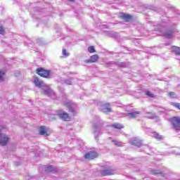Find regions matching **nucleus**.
<instances>
[{
  "label": "nucleus",
  "instance_id": "1",
  "mask_svg": "<svg viewBox=\"0 0 180 180\" xmlns=\"http://www.w3.org/2000/svg\"><path fill=\"white\" fill-rule=\"evenodd\" d=\"M35 72L42 78H50V75H51V71L43 68H37Z\"/></svg>",
  "mask_w": 180,
  "mask_h": 180
},
{
  "label": "nucleus",
  "instance_id": "2",
  "mask_svg": "<svg viewBox=\"0 0 180 180\" xmlns=\"http://www.w3.org/2000/svg\"><path fill=\"white\" fill-rule=\"evenodd\" d=\"M56 114L59 117V119L63 120V122H71V116L67 112L63 110H58L56 111Z\"/></svg>",
  "mask_w": 180,
  "mask_h": 180
},
{
  "label": "nucleus",
  "instance_id": "3",
  "mask_svg": "<svg viewBox=\"0 0 180 180\" xmlns=\"http://www.w3.org/2000/svg\"><path fill=\"white\" fill-rule=\"evenodd\" d=\"M98 153H96V151H89L84 155V159L89 160H95V158H98Z\"/></svg>",
  "mask_w": 180,
  "mask_h": 180
},
{
  "label": "nucleus",
  "instance_id": "4",
  "mask_svg": "<svg viewBox=\"0 0 180 180\" xmlns=\"http://www.w3.org/2000/svg\"><path fill=\"white\" fill-rule=\"evenodd\" d=\"M172 124L176 130H180V117H174L171 120Z\"/></svg>",
  "mask_w": 180,
  "mask_h": 180
},
{
  "label": "nucleus",
  "instance_id": "5",
  "mask_svg": "<svg viewBox=\"0 0 180 180\" xmlns=\"http://www.w3.org/2000/svg\"><path fill=\"white\" fill-rule=\"evenodd\" d=\"M10 140L9 136L4 134H0V144L1 146H6Z\"/></svg>",
  "mask_w": 180,
  "mask_h": 180
},
{
  "label": "nucleus",
  "instance_id": "6",
  "mask_svg": "<svg viewBox=\"0 0 180 180\" xmlns=\"http://www.w3.org/2000/svg\"><path fill=\"white\" fill-rule=\"evenodd\" d=\"M101 176H110V175L115 174V170L113 169H107L100 171Z\"/></svg>",
  "mask_w": 180,
  "mask_h": 180
},
{
  "label": "nucleus",
  "instance_id": "7",
  "mask_svg": "<svg viewBox=\"0 0 180 180\" xmlns=\"http://www.w3.org/2000/svg\"><path fill=\"white\" fill-rule=\"evenodd\" d=\"M99 60V56L97 54L93 55L90 57V59L84 60L85 64H92V63H96Z\"/></svg>",
  "mask_w": 180,
  "mask_h": 180
},
{
  "label": "nucleus",
  "instance_id": "8",
  "mask_svg": "<svg viewBox=\"0 0 180 180\" xmlns=\"http://www.w3.org/2000/svg\"><path fill=\"white\" fill-rule=\"evenodd\" d=\"M39 134L41 136H50V133L45 126L39 127Z\"/></svg>",
  "mask_w": 180,
  "mask_h": 180
},
{
  "label": "nucleus",
  "instance_id": "9",
  "mask_svg": "<svg viewBox=\"0 0 180 180\" xmlns=\"http://www.w3.org/2000/svg\"><path fill=\"white\" fill-rule=\"evenodd\" d=\"M120 18H121V19L124 20V22H130V20H131V19H133V16H131L129 14H126L124 13H121Z\"/></svg>",
  "mask_w": 180,
  "mask_h": 180
},
{
  "label": "nucleus",
  "instance_id": "10",
  "mask_svg": "<svg viewBox=\"0 0 180 180\" xmlns=\"http://www.w3.org/2000/svg\"><path fill=\"white\" fill-rule=\"evenodd\" d=\"M165 37H167V39H172L174 37V30L173 29H169L164 33Z\"/></svg>",
  "mask_w": 180,
  "mask_h": 180
},
{
  "label": "nucleus",
  "instance_id": "11",
  "mask_svg": "<svg viewBox=\"0 0 180 180\" xmlns=\"http://www.w3.org/2000/svg\"><path fill=\"white\" fill-rule=\"evenodd\" d=\"M33 82L34 85L38 88H41V86H43V81H40V79H39V77H34Z\"/></svg>",
  "mask_w": 180,
  "mask_h": 180
},
{
  "label": "nucleus",
  "instance_id": "12",
  "mask_svg": "<svg viewBox=\"0 0 180 180\" xmlns=\"http://www.w3.org/2000/svg\"><path fill=\"white\" fill-rule=\"evenodd\" d=\"M103 106L104 107V109L102 110L103 113H109L112 112V108H110V104L106 103L103 105Z\"/></svg>",
  "mask_w": 180,
  "mask_h": 180
},
{
  "label": "nucleus",
  "instance_id": "13",
  "mask_svg": "<svg viewBox=\"0 0 180 180\" xmlns=\"http://www.w3.org/2000/svg\"><path fill=\"white\" fill-rule=\"evenodd\" d=\"M139 115H140L139 111H134V112L128 113L127 116L131 119H136V117H137Z\"/></svg>",
  "mask_w": 180,
  "mask_h": 180
},
{
  "label": "nucleus",
  "instance_id": "14",
  "mask_svg": "<svg viewBox=\"0 0 180 180\" xmlns=\"http://www.w3.org/2000/svg\"><path fill=\"white\" fill-rule=\"evenodd\" d=\"M66 106L69 109V112L72 113V116H76L77 114L75 113V109L72 108V105L68 103H66Z\"/></svg>",
  "mask_w": 180,
  "mask_h": 180
},
{
  "label": "nucleus",
  "instance_id": "15",
  "mask_svg": "<svg viewBox=\"0 0 180 180\" xmlns=\"http://www.w3.org/2000/svg\"><path fill=\"white\" fill-rule=\"evenodd\" d=\"M131 144L132 146H136V147H141V146L143 145V143L141 140L134 139L131 141Z\"/></svg>",
  "mask_w": 180,
  "mask_h": 180
},
{
  "label": "nucleus",
  "instance_id": "16",
  "mask_svg": "<svg viewBox=\"0 0 180 180\" xmlns=\"http://www.w3.org/2000/svg\"><path fill=\"white\" fill-rule=\"evenodd\" d=\"M111 127H113L114 129H117L118 130H122V129H124V126L119 123L112 124Z\"/></svg>",
  "mask_w": 180,
  "mask_h": 180
},
{
  "label": "nucleus",
  "instance_id": "17",
  "mask_svg": "<svg viewBox=\"0 0 180 180\" xmlns=\"http://www.w3.org/2000/svg\"><path fill=\"white\" fill-rule=\"evenodd\" d=\"M172 49H173V51L174 53H175V54L176 56H180V48L178 46H172Z\"/></svg>",
  "mask_w": 180,
  "mask_h": 180
},
{
  "label": "nucleus",
  "instance_id": "18",
  "mask_svg": "<svg viewBox=\"0 0 180 180\" xmlns=\"http://www.w3.org/2000/svg\"><path fill=\"white\" fill-rule=\"evenodd\" d=\"M5 74H6L5 70H0V82L2 81H5V78H4Z\"/></svg>",
  "mask_w": 180,
  "mask_h": 180
},
{
  "label": "nucleus",
  "instance_id": "19",
  "mask_svg": "<svg viewBox=\"0 0 180 180\" xmlns=\"http://www.w3.org/2000/svg\"><path fill=\"white\" fill-rule=\"evenodd\" d=\"M87 50L89 53H95L96 51L95 50V47L94 46H89Z\"/></svg>",
  "mask_w": 180,
  "mask_h": 180
},
{
  "label": "nucleus",
  "instance_id": "20",
  "mask_svg": "<svg viewBox=\"0 0 180 180\" xmlns=\"http://www.w3.org/2000/svg\"><path fill=\"white\" fill-rule=\"evenodd\" d=\"M45 171L46 172H52V171H54V167H53L51 165H49L46 167Z\"/></svg>",
  "mask_w": 180,
  "mask_h": 180
},
{
  "label": "nucleus",
  "instance_id": "21",
  "mask_svg": "<svg viewBox=\"0 0 180 180\" xmlns=\"http://www.w3.org/2000/svg\"><path fill=\"white\" fill-rule=\"evenodd\" d=\"M62 54L65 57H68L70 56V53L67 52V49H65L62 50Z\"/></svg>",
  "mask_w": 180,
  "mask_h": 180
},
{
  "label": "nucleus",
  "instance_id": "22",
  "mask_svg": "<svg viewBox=\"0 0 180 180\" xmlns=\"http://www.w3.org/2000/svg\"><path fill=\"white\" fill-rule=\"evenodd\" d=\"M151 173H152V175H160L162 174V172H160L159 170H153Z\"/></svg>",
  "mask_w": 180,
  "mask_h": 180
},
{
  "label": "nucleus",
  "instance_id": "23",
  "mask_svg": "<svg viewBox=\"0 0 180 180\" xmlns=\"http://www.w3.org/2000/svg\"><path fill=\"white\" fill-rule=\"evenodd\" d=\"M172 105L180 110V103H172Z\"/></svg>",
  "mask_w": 180,
  "mask_h": 180
},
{
  "label": "nucleus",
  "instance_id": "24",
  "mask_svg": "<svg viewBox=\"0 0 180 180\" xmlns=\"http://www.w3.org/2000/svg\"><path fill=\"white\" fill-rule=\"evenodd\" d=\"M155 139H157V140H161L162 139V136L160 135L158 133L154 134Z\"/></svg>",
  "mask_w": 180,
  "mask_h": 180
},
{
  "label": "nucleus",
  "instance_id": "25",
  "mask_svg": "<svg viewBox=\"0 0 180 180\" xmlns=\"http://www.w3.org/2000/svg\"><path fill=\"white\" fill-rule=\"evenodd\" d=\"M146 95H147V96H150V98H154V94H153L150 91H146Z\"/></svg>",
  "mask_w": 180,
  "mask_h": 180
},
{
  "label": "nucleus",
  "instance_id": "26",
  "mask_svg": "<svg viewBox=\"0 0 180 180\" xmlns=\"http://www.w3.org/2000/svg\"><path fill=\"white\" fill-rule=\"evenodd\" d=\"M0 34H5V29H4V27H0Z\"/></svg>",
  "mask_w": 180,
  "mask_h": 180
},
{
  "label": "nucleus",
  "instance_id": "27",
  "mask_svg": "<svg viewBox=\"0 0 180 180\" xmlns=\"http://www.w3.org/2000/svg\"><path fill=\"white\" fill-rule=\"evenodd\" d=\"M168 96H169L170 98H172L173 96H175V92L172 91V92H169L167 94Z\"/></svg>",
  "mask_w": 180,
  "mask_h": 180
},
{
  "label": "nucleus",
  "instance_id": "28",
  "mask_svg": "<svg viewBox=\"0 0 180 180\" xmlns=\"http://www.w3.org/2000/svg\"><path fill=\"white\" fill-rule=\"evenodd\" d=\"M112 143H114V144H115V146H118V147H120V146L117 145V144H119V142H117V141L112 140Z\"/></svg>",
  "mask_w": 180,
  "mask_h": 180
},
{
  "label": "nucleus",
  "instance_id": "29",
  "mask_svg": "<svg viewBox=\"0 0 180 180\" xmlns=\"http://www.w3.org/2000/svg\"><path fill=\"white\" fill-rule=\"evenodd\" d=\"M69 2H75V0H69Z\"/></svg>",
  "mask_w": 180,
  "mask_h": 180
},
{
  "label": "nucleus",
  "instance_id": "30",
  "mask_svg": "<svg viewBox=\"0 0 180 180\" xmlns=\"http://www.w3.org/2000/svg\"><path fill=\"white\" fill-rule=\"evenodd\" d=\"M2 129H5V127H4V126H3V127H2Z\"/></svg>",
  "mask_w": 180,
  "mask_h": 180
}]
</instances>
